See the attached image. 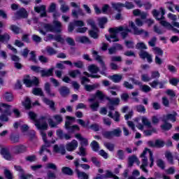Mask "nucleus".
Here are the masks:
<instances>
[{
	"instance_id": "obj_1",
	"label": "nucleus",
	"mask_w": 179,
	"mask_h": 179,
	"mask_svg": "<svg viewBox=\"0 0 179 179\" xmlns=\"http://www.w3.org/2000/svg\"><path fill=\"white\" fill-rule=\"evenodd\" d=\"M120 32H121L122 38H125L127 36H128V34L131 32V30L128 27H118L115 28H110V36L107 35L105 36L107 41H109V43H115L117 41H120V38H118V33Z\"/></svg>"
},
{
	"instance_id": "obj_2",
	"label": "nucleus",
	"mask_w": 179,
	"mask_h": 179,
	"mask_svg": "<svg viewBox=\"0 0 179 179\" xmlns=\"http://www.w3.org/2000/svg\"><path fill=\"white\" fill-rule=\"evenodd\" d=\"M29 117L35 122V126L38 129L46 130L48 129V124L47 123V118L48 116L42 115L38 119L37 118V114L34 113V112L30 111L29 113Z\"/></svg>"
},
{
	"instance_id": "obj_3",
	"label": "nucleus",
	"mask_w": 179,
	"mask_h": 179,
	"mask_svg": "<svg viewBox=\"0 0 179 179\" xmlns=\"http://www.w3.org/2000/svg\"><path fill=\"white\" fill-rule=\"evenodd\" d=\"M10 108H12V106L8 105L7 103H0V113H1L0 121H5L6 122H8L9 120L8 117H10V115H12Z\"/></svg>"
},
{
	"instance_id": "obj_4",
	"label": "nucleus",
	"mask_w": 179,
	"mask_h": 179,
	"mask_svg": "<svg viewBox=\"0 0 179 179\" xmlns=\"http://www.w3.org/2000/svg\"><path fill=\"white\" fill-rule=\"evenodd\" d=\"M44 29L46 31H51V33H61L62 31V23L58 20H54L53 24H45Z\"/></svg>"
},
{
	"instance_id": "obj_5",
	"label": "nucleus",
	"mask_w": 179,
	"mask_h": 179,
	"mask_svg": "<svg viewBox=\"0 0 179 179\" xmlns=\"http://www.w3.org/2000/svg\"><path fill=\"white\" fill-rule=\"evenodd\" d=\"M46 121L48 120V122L49 124V126L50 128H58V125L64 121V118L62 117V115H55L53 116V118L55 121L51 118V116L50 115H46Z\"/></svg>"
},
{
	"instance_id": "obj_6",
	"label": "nucleus",
	"mask_w": 179,
	"mask_h": 179,
	"mask_svg": "<svg viewBox=\"0 0 179 179\" xmlns=\"http://www.w3.org/2000/svg\"><path fill=\"white\" fill-rule=\"evenodd\" d=\"M92 57H94V59L96 61H98L101 65V68L102 71H101V75H104L105 71H107V66H106V64L103 61V59H101V56L99 55V52L92 50Z\"/></svg>"
},
{
	"instance_id": "obj_7",
	"label": "nucleus",
	"mask_w": 179,
	"mask_h": 179,
	"mask_svg": "<svg viewBox=\"0 0 179 179\" xmlns=\"http://www.w3.org/2000/svg\"><path fill=\"white\" fill-rule=\"evenodd\" d=\"M24 83L26 85L27 87H30L31 86H38V78L36 77H33L32 79H30V76H27L24 78Z\"/></svg>"
},
{
	"instance_id": "obj_8",
	"label": "nucleus",
	"mask_w": 179,
	"mask_h": 179,
	"mask_svg": "<svg viewBox=\"0 0 179 179\" xmlns=\"http://www.w3.org/2000/svg\"><path fill=\"white\" fill-rule=\"evenodd\" d=\"M3 27H5V24H3V22L2 21H0V42L1 43H8L9 40H10V36L8 35V33H4L3 34H1L2 33Z\"/></svg>"
},
{
	"instance_id": "obj_9",
	"label": "nucleus",
	"mask_w": 179,
	"mask_h": 179,
	"mask_svg": "<svg viewBox=\"0 0 179 179\" xmlns=\"http://www.w3.org/2000/svg\"><path fill=\"white\" fill-rule=\"evenodd\" d=\"M138 55L141 59H147L148 64H152V62H153L152 55L149 54L147 51L142 50L138 53Z\"/></svg>"
},
{
	"instance_id": "obj_10",
	"label": "nucleus",
	"mask_w": 179,
	"mask_h": 179,
	"mask_svg": "<svg viewBox=\"0 0 179 179\" xmlns=\"http://www.w3.org/2000/svg\"><path fill=\"white\" fill-rule=\"evenodd\" d=\"M167 83V81H160L158 80H153L152 83H150V85L152 89H157V86H159V89H165L166 88V84Z\"/></svg>"
},
{
	"instance_id": "obj_11",
	"label": "nucleus",
	"mask_w": 179,
	"mask_h": 179,
	"mask_svg": "<svg viewBox=\"0 0 179 179\" xmlns=\"http://www.w3.org/2000/svg\"><path fill=\"white\" fill-rule=\"evenodd\" d=\"M71 125L72 123H71L70 121H66L65 122V128L69 131V134H73L75 131H80V128H79L78 125Z\"/></svg>"
},
{
	"instance_id": "obj_12",
	"label": "nucleus",
	"mask_w": 179,
	"mask_h": 179,
	"mask_svg": "<svg viewBox=\"0 0 179 179\" xmlns=\"http://www.w3.org/2000/svg\"><path fill=\"white\" fill-rule=\"evenodd\" d=\"M75 138L80 141V145L81 147L86 148V146H89V140H87V138H83V136H82V134H76L75 135Z\"/></svg>"
},
{
	"instance_id": "obj_13",
	"label": "nucleus",
	"mask_w": 179,
	"mask_h": 179,
	"mask_svg": "<svg viewBox=\"0 0 179 179\" xmlns=\"http://www.w3.org/2000/svg\"><path fill=\"white\" fill-rule=\"evenodd\" d=\"M78 143L76 140H73L71 142L67 143L66 145V149L68 150V152H73V150H76V148H78Z\"/></svg>"
},
{
	"instance_id": "obj_14",
	"label": "nucleus",
	"mask_w": 179,
	"mask_h": 179,
	"mask_svg": "<svg viewBox=\"0 0 179 179\" xmlns=\"http://www.w3.org/2000/svg\"><path fill=\"white\" fill-rule=\"evenodd\" d=\"M135 85H138V86H139L140 90L144 93H149V92L152 90L149 85H143L142 82L141 81L135 80Z\"/></svg>"
},
{
	"instance_id": "obj_15",
	"label": "nucleus",
	"mask_w": 179,
	"mask_h": 179,
	"mask_svg": "<svg viewBox=\"0 0 179 179\" xmlns=\"http://www.w3.org/2000/svg\"><path fill=\"white\" fill-rule=\"evenodd\" d=\"M13 150L15 155H20V153H24L27 150V148L24 145H15L13 148Z\"/></svg>"
},
{
	"instance_id": "obj_16",
	"label": "nucleus",
	"mask_w": 179,
	"mask_h": 179,
	"mask_svg": "<svg viewBox=\"0 0 179 179\" xmlns=\"http://www.w3.org/2000/svg\"><path fill=\"white\" fill-rule=\"evenodd\" d=\"M44 90L49 97H55V92L51 90V85L50 83H45Z\"/></svg>"
},
{
	"instance_id": "obj_17",
	"label": "nucleus",
	"mask_w": 179,
	"mask_h": 179,
	"mask_svg": "<svg viewBox=\"0 0 179 179\" xmlns=\"http://www.w3.org/2000/svg\"><path fill=\"white\" fill-rule=\"evenodd\" d=\"M46 7L44 5H42L39 7H34V10L37 13H41V17H47V11H45Z\"/></svg>"
},
{
	"instance_id": "obj_18",
	"label": "nucleus",
	"mask_w": 179,
	"mask_h": 179,
	"mask_svg": "<svg viewBox=\"0 0 179 179\" xmlns=\"http://www.w3.org/2000/svg\"><path fill=\"white\" fill-rule=\"evenodd\" d=\"M1 155H3V157H4L6 160H12V155L10 154L9 150L7 148H1Z\"/></svg>"
},
{
	"instance_id": "obj_19",
	"label": "nucleus",
	"mask_w": 179,
	"mask_h": 179,
	"mask_svg": "<svg viewBox=\"0 0 179 179\" xmlns=\"http://www.w3.org/2000/svg\"><path fill=\"white\" fill-rule=\"evenodd\" d=\"M59 92L62 97H66V96H69L70 93L69 88L65 86L59 88Z\"/></svg>"
},
{
	"instance_id": "obj_20",
	"label": "nucleus",
	"mask_w": 179,
	"mask_h": 179,
	"mask_svg": "<svg viewBox=\"0 0 179 179\" xmlns=\"http://www.w3.org/2000/svg\"><path fill=\"white\" fill-rule=\"evenodd\" d=\"M177 112H173V114L169 113L166 115V118L164 119V121L168 122L169 120L172 121V122H176L177 121Z\"/></svg>"
},
{
	"instance_id": "obj_21",
	"label": "nucleus",
	"mask_w": 179,
	"mask_h": 179,
	"mask_svg": "<svg viewBox=\"0 0 179 179\" xmlns=\"http://www.w3.org/2000/svg\"><path fill=\"white\" fill-rule=\"evenodd\" d=\"M16 15L18 16V17H22V19H26L27 17V10L24 8H20L19 10L17 11Z\"/></svg>"
},
{
	"instance_id": "obj_22",
	"label": "nucleus",
	"mask_w": 179,
	"mask_h": 179,
	"mask_svg": "<svg viewBox=\"0 0 179 179\" xmlns=\"http://www.w3.org/2000/svg\"><path fill=\"white\" fill-rule=\"evenodd\" d=\"M71 15L73 17H76V19H78V17H79V15H80L81 16H84L85 13L80 8H77V10H72Z\"/></svg>"
},
{
	"instance_id": "obj_23",
	"label": "nucleus",
	"mask_w": 179,
	"mask_h": 179,
	"mask_svg": "<svg viewBox=\"0 0 179 179\" xmlns=\"http://www.w3.org/2000/svg\"><path fill=\"white\" fill-rule=\"evenodd\" d=\"M44 103L47 104V106H50V108L52 110V111H55L57 108H55V103L54 101H51L47 98L43 99Z\"/></svg>"
},
{
	"instance_id": "obj_24",
	"label": "nucleus",
	"mask_w": 179,
	"mask_h": 179,
	"mask_svg": "<svg viewBox=\"0 0 179 179\" xmlns=\"http://www.w3.org/2000/svg\"><path fill=\"white\" fill-rule=\"evenodd\" d=\"M109 79L113 80L114 83H120L121 80H122V75L121 74H114L113 76H110Z\"/></svg>"
},
{
	"instance_id": "obj_25",
	"label": "nucleus",
	"mask_w": 179,
	"mask_h": 179,
	"mask_svg": "<svg viewBox=\"0 0 179 179\" xmlns=\"http://www.w3.org/2000/svg\"><path fill=\"white\" fill-rule=\"evenodd\" d=\"M165 157L169 164H171V166L174 164V157H173V154L171 152H165Z\"/></svg>"
},
{
	"instance_id": "obj_26",
	"label": "nucleus",
	"mask_w": 179,
	"mask_h": 179,
	"mask_svg": "<svg viewBox=\"0 0 179 179\" xmlns=\"http://www.w3.org/2000/svg\"><path fill=\"white\" fill-rule=\"evenodd\" d=\"M164 124L161 125V129L162 131H170L173 128V124L169 123L167 120H163Z\"/></svg>"
},
{
	"instance_id": "obj_27",
	"label": "nucleus",
	"mask_w": 179,
	"mask_h": 179,
	"mask_svg": "<svg viewBox=\"0 0 179 179\" xmlns=\"http://www.w3.org/2000/svg\"><path fill=\"white\" fill-rule=\"evenodd\" d=\"M54 72V68H50L48 70L43 69L41 71V76L44 77H48V76H52V73Z\"/></svg>"
},
{
	"instance_id": "obj_28",
	"label": "nucleus",
	"mask_w": 179,
	"mask_h": 179,
	"mask_svg": "<svg viewBox=\"0 0 179 179\" xmlns=\"http://www.w3.org/2000/svg\"><path fill=\"white\" fill-rule=\"evenodd\" d=\"M76 41L78 43H82L83 44H87L90 43V40L87 36H78L76 38Z\"/></svg>"
},
{
	"instance_id": "obj_29",
	"label": "nucleus",
	"mask_w": 179,
	"mask_h": 179,
	"mask_svg": "<svg viewBox=\"0 0 179 179\" xmlns=\"http://www.w3.org/2000/svg\"><path fill=\"white\" fill-rule=\"evenodd\" d=\"M76 171L77 177L79 179H89V175H87V173L83 171H80L79 169H76Z\"/></svg>"
},
{
	"instance_id": "obj_30",
	"label": "nucleus",
	"mask_w": 179,
	"mask_h": 179,
	"mask_svg": "<svg viewBox=\"0 0 179 179\" xmlns=\"http://www.w3.org/2000/svg\"><path fill=\"white\" fill-rule=\"evenodd\" d=\"M135 34L136 36H141V34H144L145 37H148L149 36V32L145 31L143 29H139L138 27H135Z\"/></svg>"
},
{
	"instance_id": "obj_31",
	"label": "nucleus",
	"mask_w": 179,
	"mask_h": 179,
	"mask_svg": "<svg viewBox=\"0 0 179 179\" xmlns=\"http://www.w3.org/2000/svg\"><path fill=\"white\" fill-rule=\"evenodd\" d=\"M62 173L66 174V176H73V171L69 167L64 166L62 168Z\"/></svg>"
},
{
	"instance_id": "obj_32",
	"label": "nucleus",
	"mask_w": 179,
	"mask_h": 179,
	"mask_svg": "<svg viewBox=\"0 0 179 179\" xmlns=\"http://www.w3.org/2000/svg\"><path fill=\"white\" fill-rule=\"evenodd\" d=\"M112 6L113 8V9H115V10H117V12H121V10H122V8H124V3H112Z\"/></svg>"
},
{
	"instance_id": "obj_33",
	"label": "nucleus",
	"mask_w": 179,
	"mask_h": 179,
	"mask_svg": "<svg viewBox=\"0 0 179 179\" xmlns=\"http://www.w3.org/2000/svg\"><path fill=\"white\" fill-rule=\"evenodd\" d=\"M112 132V136L114 138L115 136L116 138H120L121 135L122 134V131H121L120 128H117L111 131Z\"/></svg>"
},
{
	"instance_id": "obj_34",
	"label": "nucleus",
	"mask_w": 179,
	"mask_h": 179,
	"mask_svg": "<svg viewBox=\"0 0 179 179\" xmlns=\"http://www.w3.org/2000/svg\"><path fill=\"white\" fill-rule=\"evenodd\" d=\"M69 6L66 4L65 2H62L60 5V10L62 13H66V12H69Z\"/></svg>"
},
{
	"instance_id": "obj_35",
	"label": "nucleus",
	"mask_w": 179,
	"mask_h": 179,
	"mask_svg": "<svg viewBox=\"0 0 179 179\" xmlns=\"http://www.w3.org/2000/svg\"><path fill=\"white\" fill-rule=\"evenodd\" d=\"M32 93L35 96H44V92H43V90L38 87L34 88L32 90Z\"/></svg>"
},
{
	"instance_id": "obj_36",
	"label": "nucleus",
	"mask_w": 179,
	"mask_h": 179,
	"mask_svg": "<svg viewBox=\"0 0 179 179\" xmlns=\"http://www.w3.org/2000/svg\"><path fill=\"white\" fill-rule=\"evenodd\" d=\"M88 71L91 73H97V72H99V71H100V69H99V67L97 66H96L94 64H92L88 66Z\"/></svg>"
},
{
	"instance_id": "obj_37",
	"label": "nucleus",
	"mask_w": 179,
	"mask_h": 179,
	"mask_svg": "<svg viewBox=\"0 0 179 179\" xmlns=\"http://www.w3.org/2000/svg\"><path fill=\"white\" fill-rule=\"evenodd\" d=\"M105 148L108 149L110 152H114V149L115 148V145L114 143L110 142H106L103 143Z\"/></svg>"
},
{
	"instance_id": "obj_38",
	"label": "nucleus",
	"mask_w": 179,
	"mask_h": 179,
	"mask_svg": "<svg viewBox=\"0 0 179 179\" xmlns=\"http://www.w3.org/2000/svg\"><path fill=\"white\" fill-rule=\"evenodd\" d=\"M90 146L94 152H99V150L100 149V145L96 141H93L91 143Z\"/></svg>"
},
{
	"instance_id": "obj_39",
	"label": "nucleus",
	"mask_w": 179,
	"mask_h": 179,
	"mask_svg": "<svg viewBox=\"0 0 179 179\" xmlns=\"http://www.w3.org/2000/svg\"><path fill=\"white\" fill-rule=\"evenodd\" d=\"M99 87V84H94L92 85H86L85 86V90L87 92H92V90H94L95 89H97Z\"/></svg>"
},
{
	"instance_id": "obj_40",
	"label": "nucleus",
	"mask_w": 179,
	"mask_h": 179,
	"mask_svg": "<svg viewBox=\"0 0 179 179\" xmlns=\"http://www.w3.org/2000/svg\"><path fill=\"white\" fill-rule=\"evenodd\" d=\"M3 99L6 101H13V94L10 92H6L3 95Z\"/></svg>"
},
{
	"instance_id": "obj_41",
	"label": "nucleus",
	"mask_w": 179,
	"mask_h": 179,
	"mask_svg": "<svg viewBox=\"0 0 179 179\" xmlns=\"http://www.w3.org/2000/svg\"><path fill=\"white\" fill-rule=\"evenodd\" d=\"M45 145H43L41 148V150H39V155L41 156L43 155V153H44V152H48V153H50L51 155V151L50 150H48L47 148H50V146H47V145H48V143H45Z\"/></svg>"
},
{
	"instance_id": "obj_42",
	"label": "nucleus",
	"mask_w": 179,
	"mask_h": 179,
	"mask_svg": "<svg viewBox=\"0 0 179 179\" xmlns=\"http://www.w3.org/2000/svg\"><path fill=\"white\" fill-rule=\"evenodd\" d=\"M157 166L162 170H164V169H166V164H164V161L162 159H158L157 160Z\"/></svg>"
},
{
	"instance_id": "obj_43",
	"label": "nucleus",
	"mask_w": 179,
	"mask_h": 179,
	"mask_svg": "<svg viewBox=\"0 0 179 179\" xmlns=\"http://www.w3.org/2000/svg\"><path fill=\"white\" fill-rule=\"evenodd\" d=\"M145 136H151L152 134H157V130L156 128H152V129H147L144 131Z\"/></svg>"
},
{
	"instance_id": "obj_44",
	"label": "nucleus",
	"mask_w": 179,
	"mask_h": 179,
	"mask_svg": "<svg viewBox=\"0 0 179 179\" xmlns=\"http://www.w3.org/2000/svg\"><path fill=\"white\" fill-rule=\"evenodd\" d=\"M10 140L12 143H19L20 142L19 135L12 134L10 136Z\"/></svg>"
},
{
	"instance_id": "obj_45",
	"label": "nucleus",
	"mask_w": 179,
	"mask_h": 179,
	"mask_svg": "<svg viewBox=\"0 0 179 179\" xmlns=\"http://www.w3.org/2000/svg\"><path fill=\"white\" fill-rule=\"evenodd\" d=\"M79 151L77 152V155L79 156L85 157L87 155V152H86V148L85 147H79Z\"/></svg>"
},
{
	"instance_id": "obj_46",
	"label": "nucleus",
	"mask_w": 179,
	"mask_h": 179,
	"mask_svg": "<svg viewBox=\"0 0 179 179\" xmlns=\"http://www.w3.org/2000/svg\"><path fill=\"white\" fill-rule=\"evenodd\" d=\"M102 135L103 138H106V139H113V133L111 131H102Z\"/></svg>"
},
{
	"instance_id": "obj_47",
	"label": "nucleus",
	"mask_w": 179,
	"mask_h": 179,
	"mask_svg": "<svg viewBox=\"0 0 179 179\" xmlns=\"http://www.w3.org/2000/svg\"><path fill=\"white\" fill-rule=\"evenodd\" d=\"M87 24L91 26L92 30H95L96 31H98L97 25H96V22H94V21L93 20H91V19L87 20Z\"/></svg>"
},
{
	"instance_id": "obj_48",
	"label": "nucleus",
	"mask_w": 179,
	"mask_h": 179,
	"mask_svg": "<svg viewBox=\"0 0 179 179\" xmlns=\"http://www.w3.org/2000/svg\"><path fill=\"white\" fill-rule=\"evenodd\" d=\"M108 100L109 101V103L113 106H118L120 104V98H108Z\"/></svg>"
},
{
	"instance_id": "obj_49",
	"label": "nucleus",
	"mask_w": 179,
	"mask_h": 179,
	"mask_svg": "<svg viewBox=\"0 0 179 179\" xmlns=\"http://www.w3.org/2000/svg\"><path fill=\"white\" fill-rule=\"evenodd\" d=\"M141 120L143 125L148 127V128H152V123L149 121V120L147 117H143Z\"/></svg>"
},
{
	"instance_id": "obj_50",
	"label": "nucleus",
	"mask_w": 179,
	"mask_h": 179,
	"mask_svg": "<svg viewBox=\"0 0 179 179\" xmlns=\"http://www.w3.org/2000/svg\"><path fill=\"white\" fill-rule=\"evenodd\" d=\"M23 106L26 110H30V108H31V101H30V99L27 98L24 103H23Z\"/></svg>"
},
{
	"instance_id": "obj_51",
	"label": "nucleus",
	"mask_w": 179,
	"mask_h": 179,
	"mask_svg": "<svg viewBox=\"0 0 179 179\" xmlns=\"http://www.w3.org/2000/svg\"><path fill=\"white\" fill-rule=\"evenodd\" d=\"M164 145H166V143H164V141L157 139L155 140V148H164Z\"/></svg>"
},
{
	"instance_id": "obj_52",
	"label": "nucleus",
	"mask_w": 179,
	"mask_h": 179,
	"mask_svg": "<svg viewBox=\"0 0 179 179\" xmlns=\"http://www.w3.org/2000/svg\"><path fill=\"white\" fill-rule=\"evenodd\" d=\"M179 78H172L169 79V84L172 86H178Z\"/></svg>"
},
{
	"instance_id": "obj_53",
	"label": "nucleus",
	"mask_w": 179,
	"mask_h": 179,
	"mask_svg": "<svg viewBox=\"0 0 179 179\" xmlns=\"http://www.w3.org/2000/svg\"><path fill=\"white\" fill-rule=\"evenodd\" d=\"M46 51L48 55H55V54H57V50H55L54 48H51L50 46L46 47Z\"/></svg>"
},
{
	"instance_id": "obj_54",
	"label": "nucleus",
	"mask_w": 179,
	"mask_h": 179,
	"mask_svg": "<svg viewBox=\"0 0 179 179\" xmlns=\"http://www.w3.org/2000/svg\"><path fill=\"white\" fill-rule=\"evenodd\" d=\"M46 169L50 170H54V171H57L58 170L57 165H55V164L54 163H48L46 164Z\"/></svg>"
},
{
	"instance_id": "obj_55",
	"label": "nucleus",
	"mask_w": 179,
	"mask_h": 179,
	"mask_svg": "<svg viewBox=\"0 0 179 179\" xmlns=\"http://www.w3.org/2000/svg\"><path fill=\"white\" fill-rule=\"evenodd\" d=\"M4 176L7 179H13V173H12V172L8 169L4 170Z\"/></svg>"
},
{
	"instance_id": "obj_56",
	"label": "nucleus",
	"mask_w": 179,
	"mask_h": 179,
	"mask_svg": "<svg viewBox=\"0 0 179 179\" xmlns=\"http://www.w3.org/2000/svg\"><path fill=\"white\" fill-rule=\"evenodd\" d=\"M71 78H76L78 75H80V71L79 70H73L69 73Z\"/></svg>"
},
{
	"instance_id": "obj_57",
	"label": "nucleus",
	"mask_w": 179,
	"mask_h": 179,
	"mask_svg": "<svg viewBox=\"0 0 179 179\" xmlns=\"http://www.w3.org/2000/svg\"><path fill=\"white\" fill-rule=\"evenodd\" d=\"M159 24L161 26H163L164 27H166L168 30L170 29V27H171V24H170L169 22L166 20H161L159 21Z\"/></svg>"
},
{
	"instance_id": "obj_58",
	"label": "nucleus",
	"mask_w": 179,
	"mask_h": 179,
	"mask_svg": "<svg viewBox=\"0 0 179 179\" xmlns=\"http://www.w3.org/2000/svg\"><path fill=\"white\" fill-rule=\"evenodd\" d=\"M136 48H137V50H148V47L146 46V45L144 43H138L136 45Z\"/></svg>"
},
{
	"instance_id": "obj_59",
	"label": "nucleus",
	"mask_w": 179,
	"mask_h": 179,
	"mask_svg": "<svg viewBox=\"0 0 179 179\" xmlns=\"http://www.w3.org/2000/svg\"><path fill=\"white\" fill-rule=\"evenodd\" d=\"M38 60L41 64H48L49 59L44 55H41L38 57Z\"/></svg>"
},
{
	"instance_id": "obj_60",
	"label": "nucleus",
	"mask_w": 179,
	"mask_h": 179,
	"mask_svg": "<svg viewBox=\"0 0 179 179\" xmlns=\"http://www.w3.org/2000/svg\"><path fill=\"white\" fill-rule=\"evenodd\" d=\"M91 161L92 162L93 164L96 166V167H100L101 166V164H100V161L97 159L96 157H92L91 158Z\"/></svg>"
},
{
	"instance_id": "obj_61",
	"label": "nucleus",
	"mask_w": 179,
	"mask_h": 179,
	"mask_svg": "<svg viewBox=\"0 0 179 179\" xmlns=\"http://www.w3.org/2000/svg\"><path fill=\"white\" fill-rule=\"evenodd\" d=\"M99 22L100 28L104 29V24L107 23V18L106 17L99 18Z\"/></svg>"
},
{
	"instance_id": "obj_62",
	"label": "nucleus",
	"mask_w": 179,
	"mask_h": 179,
	"mask_svg": "<svg viewBox=\"0 0 179 179\" xmlns=\"http://www.w3.org/2000/svg\"><path fill=\"white\" fill-rule=\"evenodd\" d=\"M136 110L138 111V113H142L143 114H145V113H146V108L143 105L137 106Z\"/></svg>"
},
{
	"instance_id": "obj_63",
	"label": "nucleus",
	"mask_w": 179,
	"mask_h": 179,
	"mask_svg": "<svg viewBox=\"0 0 179 179\" xmlns=\"http://www.w3.org/2000/svg\"><path fill=\"white\" fill-rule=\"evenodd\" d=\"M134 163H135V155H133L129 157V159H128L129 167H132V166H134Z\"/></svg>"
},
{
	"instance_id": "obj_64",
	"label": "nucleus",
	"mask_w": 179,
	"mask_h": 179,
	"mask_svg": "<svg viewBox=\"0 0 179 179\" xmlns=\"http://www.w3.org/2000/svg\"><path fill=\"white\" fill-rule=\"evenodd\" d=\"M47 176H48V178H49V179H55V178H57V175H55V173H54L51 171H49L47 173Z\"/></svg>"
}]
</instances>
